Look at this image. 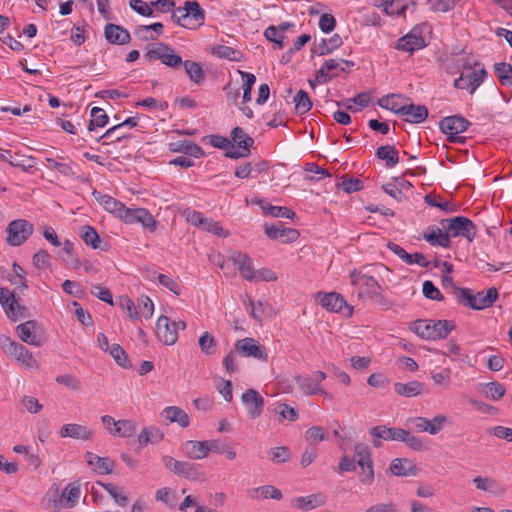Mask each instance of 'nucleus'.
I'll return each instance as SVG.
<instances>
[{
  "label": "nucleus",
  "instance_id": "16",
  "mask_svg": "<svg viewBox=\"0 0 512 512\" xmlns=\"http://www.w3.org/2000/svg\"><path fill=\"white\" fill-rule=\"evenodd\" d=\"M105 39L114 45H125L131 41L130 33L121 25L108 23L104 27Z\"/></svg>",
  "mask_w": 512,
  "mask_h": 512
},
{
  "label": "nucleus",
  "instance_id": "9",
  "mask_svg": "<svg viewBox=\"0 0 512 512\" xmlns=\"http://www.w3.org/2000/svg\"><path fill=\"white\" fill-rule=\"evenodd\" d=\"M17 336L28 345L40 347L43 345L45 338L41 329L35 320H28L16 327Z\"/></svg>",
  "mask_w": 512,
  "mask_h": 512
},
{
  "label": "nucleus",
  "instance_id": "28",
  "mask_svg": "<svg viewBox=\"0 0 512 512\" xmlns=\"http://www.w3.org/2000/svg\"><path fill=\"white\" fill-rule=\"evenodd\" d=\"M80 237L86 245L90 246L93 249H101L102 251L108 250V243L105 242L104 245H102V240L98 232L94 227L90 225H85L81 228Z\"/></svg>",
  "mask_w": 512,
  "mask_h": 512
},
{
  "label": "nucleus",
  "instance_id": "40",
  "mask_svg": "<svg viewBox=\"0 0 512 512\" xmlns=\"http://www.w3.org/2000/svg\"><path fill=\"white\" fill-rule=\"evenodd\" d=\"M454 293L459 305H463L473 310H477V296L470 288L454 287Z\"/></svg>",
  "mask_w": 512,
  "mask_h": 512
},
{
  "label": "nucleus",
  "instance_id": "32",
  "mask_svg": "<svg viewBox=\"0 0 512 512\" xmlns=\"http://www.w3.org/2000/svg\"><path fill=\"white\" fill-rule=\"evenodd\" d=\"M16 297L8 288H0V304L3 307L7 317L12 321H17L16 311L14 305L16 304Z\"/></svg>",
  "mask_w": 512,
  "mask_h": 512
},
{
  "label": "nucleus",
  "instance_id": "36",
  "mask_svg": "<svg viewBox=\"0 0 512 512\" xmlns=\"http://www.w3.org/2000/svg\"><path fill=\"white\" fill-rule=\"evenodd\" d=\"M163 414L171 423H178L181 427H188L190 419L188 414L180 407L168 406L163 410Z\"/></svg>",
  "mask_w": 512,
  "mask_h": 512
},
{
  "label": "nucleus",
  "instance_id": "35",
  "mask_svg": "<svg viewBox=\"0 0 512 512\" xmlns=\"http://www.w3.org/2000/svg\"><path fill=\"white\" fill-rule=\"evenodd\" d=\"M423 238L432 246L448 248L450 246V234L443 232L440 228H432L429 232L423 233Z\"/></svg>",
  "mask_w": 512,
  "mask_h": 512
},
{
  "label": "nucleus",
  "instance_id": "3",
  "mask_svg": "<svg viewBox=\"0 0 512 512\" xmlns=\"http://www.w3.org/2000/svg\"><path fill=\"white\" fill-rule=\"evenodd\" d=\"M144 57L148 61L160 60L162 64L173 69H178L183 64L181 56L176 54L170 45L163 42L147 45Z\"/></svg>",
  "mask_w": 512,
  "mask_h": 512
},
{
  "label": "nucleus",
  "instance_id": "53",
  "mask_svg": "<svg viewBox=\"0 0 512 512\" xmlns=\"http://www.w3.org/2000/svg\"><path fill=\"white\" fill-rule=\"evenodd\" d=\"M109 117L106 112L99 107L91 110V119L88 124V130L93 131L96 127H104L108 123Z\"/></svg>",
  "mask_w": 512,
  "mask_h": 512
},
{
  "label": "nucleus",
  "instance_id": "31",
  "mask_svg": "<svg viewBox=\"0 0 512 512\" xmlns=\"http://www.w3.org/2000/svg\"><path fill=\"white\" fill-rule=\"evenodd\" d=\"M93 196L96 200L104 207L106 211L112 214H116L121 219V214L124 213L126 206L119 200L109 196L101 194L97 191L93 192Z\"/></svg>",
  "mask_w": 512,
  "mask_h": 512
},
{
  "label": "nucleus",
  "instance_id": "43",
  "mask_svg": "<svg viewBox=\"0 0 512 512\" xmlns=\"http://www.w3.org/2000/svg\"><path fill=\"white\" fill-rule=\"evenodd\" d=\"M376 5L383 8V11L387 15L400 16L406 11L407 5L403 3V0H375Z\"/></svg>",
  "mask_w": 512,
  "mask_h": 512
},
{
  "label": "nucleus",
  "instance_id": "58",
  "mask_svg": "<svg viewBox=\"0 0 512 512\" xmlns=\"http://www.w3.org/2000/svg\"><path fill=\"white\" fill-rule=\"evenodd\" d=\"M400 442L405 443L407 447H409L410 449H412L414 451H422V450L426 449V446L424 445V443L422 442V440L419 437L411 434L410 431L405 430V429H404V435H402Z\"/></svg>",
  "mask_w": 512,
  "mask_h": 512
},
{
  "label": "nucleus",
  "instance_id": "41",
  "mask_svg": "<svg viewBox=\"0 0 512 512\" xmlns=\"http://www.w3.org/2000/svg\"><path fill=\"white\" fill-rule=\"evenodd\" d=\"M164 433L156 426L145 427L138 435V442L140 445L145 446L148 443H159L163 440Z\"/></svg>",
  "mask_w": 512,
  "mask_h": 512
},
{
  "label": "nucleus",
  "instance_id": "13",
  "mask_svg": "<svg viewBox=\"0 0 512 512\" xmlns=\"http://www.w3.org/2000/svg\"><path fill=\"white\" fill-rule=\"evenodd\" d=\"M241 401L251 419L260 417L263 412L265 401L257 390L253 388L247 389L242 394Z\"/></svg>",
  "mask_w": 512,
  "mask_h": 512
},
{
  "label": "nucleus",
  "instance_id": "1",
  "mask_svg": "<svg viewBox=\"0 0 512 512\" xmlns=\"http://www.w3.org/2000/svg\"><path fill=\"white\" fill-rule=\"evenodd\" d=\"M456 325L451 320H422L412 322L410 329L425 340L445 339Z\"/></svg>",
  "mask_w": 512,
  "mask_h": 512
},
{
  "label": "nucleus",
  "instance_id": "63",
  "mask_svg": "<svg viewBox=\"0 0 512 512\" xmlns=\"http://www.w3.org/2000/svg\"><path fill=\"white\" fill-rule=\"evenodd\" d=\"M423 295L430 300L443 301L444 296L439 289L433 284L432 281L426 280L422 287Z\"/></svg>",
  "mask_w": 512,
  "mask_h": 512
},
{
  "label": "nucleus",
  "instance_id": "46",
  "mask_svg": "<svg viewBox=\"0 0 512 512\" xmlns=\"http://www.w3.org/2000/svg\"><path fill=\"white\" fill-rule=\"evenodd\" d=\"M295 111L298 115L307 113L312 108V101L305 90H299L294 96Z\"/></svg>",
  "mask_w": 512,
  "mask_h": 512
},
{
  "label": "nucleus",
  "instance_id": "25",
  "mask_svg": "<svg viewBox=\"0 0 512 512\" xmlns=\"http://www.w3.org/2000/svg\"><path fill=\"white\" fill-rule=\"evenodd\" d=\"M369 434L373 438H382V440L385 441H401V437L404 435V429L377 425L369 429Z\"/></svg>",
  "mask_w": 512,
  "mask_h": 512
},
{
  "label": "nucleus",
  "instance_id": "30",
  "mask_svg": "<svg viewBox=\"0 0 512 512\" xmlns=\"http://www.w3.org/2000/svg\"><path fill=\"white\" fill-rule=\"evenodd\" d=\"M183 449L190 459H203L209 454L207 440H188L183 444Z\"/></svg>",
  "mask_w": 512,
  "mask_h": 512
},
{
  "label": "nucleus",
  "instance_id": "23",
  "mask_svg": "<svg viewBox=\"0 0 512 512\" xmlns=\"http://www.w3.org/2000/svg\"><path fill=\"white\" fill-rule=\"evenodd\" d=\"M412 421L419 431L428 432L432 435H435L442 429L443 424L446 421V417L438 415L432 420H429L425 417H415L412 419Z\"/></svg>",
  "mask_w": 512,
  "mask_h": 512
},
{
  "label": "nucleus",
  "instance_id": "54",
  "mask_svg": "<svg viewBox=\"0 0 512 512\" xmlns=\"http://www.w3.org/2000/svg\"><path fill=\"white\" fill-rule=\"evenodd\" d=\"M109 353L120 367L125 369L132 367L128 354L119 344H112Z\"/></svg>",
  "mask_w": 512,
  "mask_h": 512
},
{
  "label": "nucleus",
  "instance_id": "34",
  "mask_svg": "<svg viewBox=\"0 0 512 512\" xmlns=\"http://www.w3.org/2000/svg\"><path fill=\"white\" fill-rule=\"evenodd\" d=\"M255 203L260 205L262 211L265 214H268L272 217H283L293 219L296 216L293 210L283 206H274L272 204L266 203L262 199H257Z\"/></svg>",
  "mask_w": 512,
  "mask_h": 512
},
{
  "label": "nucleus",
  "instance_id": "60",
  "mask_svg": "<svg viewBox=\"0 0 512 512\" xmlns=\"http://www.w3.org/2000/svg\"><path fill=\"white\" fill-rule=\"evenodd\" d=\"M485 387H486V392H485L486 397L490 398L493 401H497L505 395L504 386L497 381L486 383Z\"/></svg>",
  "mask_w": 512,
  "mask_h": 512
},
{
  "label": "nucleus",
  "instance_id": "6",
  "mask_svg": "<svg viewBox=\"0 0 512 512\" xmlns=\"http://www.w3.org/2000/svg\"><path fill=\"white\" fill-rule=\"evenodd\" d=\"M426 24L414 26L410 32L400 37L395 43V49L413 55L416 50L425 48L427 43L423 37V30Z\"/></svg>",
  "mask_w": 512,
  "mask_h": 512
},
{
  "label": "nucleus",
  "instance_id": "57",
  "mask_svg": "<svg viewBox=\"0 0 512 512\" xmlns=\"http://www.w3.org/2000/svg\"><path fill=\"white\" fill-rule=\"evenodd\" d=\"M13 451L15 453L23 454L27 463L32 466L34 469L38 468L41 464V460L37 454L31 452L29 446L25 445H16L13 447Z\"/></svg>",
  "mask_w": 512,
  "mask_h": 512
},
{
  "label": "nucleus",
  "instance_id": "52",
  "mask_svg": "<svg viewBox=\"0 0 512 512\" xmlns=\"http://www.w3.org/2000/svg\"><path fill=\"white\" fill-rule=\"evenodd\" d=\"M245 139L246 140L239 141V145H237L238 149H234V146L232 148L227 149L226 152L224 153V156L231 159L248 157L251 153V144L248 138Z\"/></svg>",
  "mask_w": 512,
  "mask_h": 512
},
{
  "label": "nucleus",
  "instance_id": "33",
  "mask_svg": "<svg viewBox=\"0 0 512 512\" xmlns=\"http://www.w3.org/2000/svg\"><path fill=\"white\" fill-rule=\"evenodd\" d=\"M77 482H70L63 490L59 502L64 508L74 507L80 497V487L76 485Z\"/></svg>",
  "mask_w": 512,
  "mask_h": 512
},
{
  "label": "nucleus",
  "instance_id": "21",
  "mask_svg": "<svg viewBox=\"0 0 512 512\" xmlns=\"http://www.w3.org/2000/svg\"><path fill=\"white\" fill-rule=\"evenodd\" d=\"M85 459L92 470L99 475H108L113 470L114 461L109 457H100L92 452H86Z\"/></svg>",
  "mask_w": 512,
  "mask_h": 512
},
{
  "label": "nucleus",
  "instance_id": "61",
  "mask_svg": "<svg viewBox=\"0 0 512 512\" xmlns=\"http://www.w3.org/2000/svg\"><path fill=\"white\" fill-rule=\"evenodd\" d=\"M109 493V495L120 505H125L127 502V497L119 492V488L115 485L114 482H97Z\"/></svg>",
  "mask_w": 512,
  "mask_h": 512
},
{
  "label": "nucleus",
  "instance_id": "51",
  "mask_svg": "<svg viewBox=\"0 0 512 512\" xmlns=\"http://www.w3.org/2000/svg\"><path fill=\"white\" fill-rule=\"evenodd\" d=\"M198 344L201 352L204 353L205 355L211 356L215 354L217 348V341L211 333L204 332L200 336Z\"/></svg>",
  "mask_w": 512,
  "mask_h": 512
},
{
  "label": "nucleus",
  "instance_id": "37",
  "mask_svg": "<svg viewBox=\"0 0 512 512\" xmlns=\"http://www.w3.org/2000/svg\"><path fill=\"white\" fill-rule=\"evenodd\" d=\"M376 157L385 161L387 167H394L399 163V152L394 145H383L377 148Z\"/></svg>",
  "mask_w": 512,
  "mask_h": 512
},
{
  "label": "nucleus",
  "instance_id": "59",
  "mask_svg": "<svg viewBox=\"0 0 512 512\" xmlns=\"http://www.w3.org/2000/svg\"><path fill=\"white\" fill-rule=\"evenodd\" d=\"M458 0H427L429 9L433 12H448L452 10Z\"/></svg>",
  "mask_w": 512,
  "mask_h": 512
},
{
  "label": "nucleus",
  "instance_id": "49",
  "mask_svg": "<svg viewBox=\"0 0 512 512\" xmlns=\"http://www.w3.org/2000/svg\"><path fill=\"white\" fill-rule=\"evenodd\" d=\"M494 72L502 85L512 86V65L506 62L494 64Z\"/></svg>",
  "mask_w": 512,
  "mask_h": 512
},
{
  "label": "nucleus",
  "instance_id": "44",
  "mask_svg": "<svg viewBox=\"0 0 512 512\" xmlns=\"http://www.w3.org/2000/svg\"><path fill=\"white\" fill-rule=\"evenodd\" d=\"M477 296V303L479 307L477 310H483L491 307L499 297L497 288L491 287L486 291H479L475 293Z\"/></svg>",
  "mask_w": 512,
  "mask_h": 512
},
{
  "label": "nucleus",
  "instance_id": "24",
  "mask_svg": "<svg viewBox=\"0 0 512 512\" xmlns=\"http://www.w3.org/2000/svg\"><path fill=\"white\" fill-rule=\"evenodd\" d=\"M393 389L395 393L401 397L412 398L423 393L424 384L418 380H412L407 383L395 382Z\"/></svg>",
  "mask_w": 512,
  "mask_h": 512
},
{
  "label": "nucleus",
  "instance_id": "15",
  "mask_svg": "<svg viewBox=\"0 0 512 512\" xmlns=\"http://www.w3.org/2000/svg\"><path fill=\"white\" fill-rule=\"evenodd\" d=\"M156 333L158 339L165 345H173L178 339L176 327H172L170 319L165 315H161L158 318L156 323Z\"/></svg>",
  "mask_w": 512,
  "mask_h": 512
},
{
  "label": "nucleus",
  "instance_id": "56",
  "mask_svg": "<svg viewBox=\"0 0 512 512\" xmlns=\"http://www.w3.org/2000/svg\"><path fill=\"white\" fill-rule=\"evenodd\" d=\"M9 164L12 167H17L23 169L24 171H29L30 169L34 168L36 159L33 156H24L16 153V157L11 158L9 160Z\"/></svg>",
  "mask_w": 512,
  "mask_h": 512
},
{
  "label": "nucleus",
  "instance_id": "47",
  "mask_svg": "<svg viewBox=\"0 0 512 512\" xmlns=\"http://www.w3.org/2000/svg\"><path fill=\"white\" fill-rule=\"evenodd\" d=\"M137 431V424L130 419L118 420L113 434L120 437L129 438Z\"/></svg>",
  "mask_w": 512,
  "mask_h": 512
},
{
  "label": "nucleus",
  "instance_id": "20",
  "mask_svg": "<svg viewBox=\"0 0 512 512\" xmlns=\"http://www.w3.org/2000/svg\"><path fill=\"white\" fill-rule=\"evenodd\" d=\"M233 264L236 265L242 275L247 281H253L255 278V270L252 259L245 253L235 252L230 257Z\"/></svg>",
  "mask_w": 512,
  "mask_h": 512
},
{
  "label": "nucleus",
  "instance_id": "18",
  "mask_svg": "<svg viewBox=\"0 0 512 512\" xmlns=\"http://www.w3.org/2000/svg\"><path fill=\"white\" fill-rule=\"evenodd\" d=\"M419 470L408 458H395L389 466V471L396 477L418 476Z\"/></svg>",
  "mask_w": 512,
  "mask_h": 512
},
{
  "label": "nucleus",
  "instance_id": "45",
  "mask_svg": "<svg viewBox=\"0 0 512 512\" xmlns=\"http://www.w3.org/2000/svg\"><path fill=\"white\" fill-rule=\"evenodd\" d=\"M295 381L305 395L311 396L323 393V390L309 376L297 375Z\"/></svg>",
  "mask_w": 512,
  "mask_h": 512
},
{
  "label": "nucleus",
  "instance_id": "5",
  "mask_svg": "<svg viewBox=\"0 0 512 512\" xmlns=\"http://www.w3.org/2000/svg\"><path fill=\"white\" fill-rule=\"evenodd\" d=\"M34 232V225L26 219L11 221L6 228V243L12 247L22 245Z\"/></svg>",
  "mask_w": 512,
  "mask_h": 512
},
{
  "label": "nucleus",
  "instance_id": "42",
  "mask_svg": "<svg viewBox=\"0 0 512 512\" xmlns=\"http://www.w3.org/2000/svg\"><path fill=\"white\" fill-rule=\"evenodd\" d=\"M211 52L213 55L219 58L228 59L235 62H240L244 59V54L240 50L226 45H216L212 48Z\"/></svg>",
  "mask_w": 512,
  "mask_h": 512
},
{
  "label": "nucleus",
  "instance_id": "29",
  "mask_svg": "<svg viewBox=\"0 0 512 512\" xmlns=\"http://www.w3.org/2000/svg\"><path fill=\"white\" fill-rule=\"evenodd\" d=\"M404 116V121L418 124L426 120L428 109L425 105L406 104L401 117Z\"/></svg>",
  "mask_w": 512,
  "mask_h": 512
},
{
  "label": "nucleus",
  "instance_id": "39",
  "mask_svg": "<svg viewBox=\"0 0 512 512\" xmlns=\"http://www.w3.org/2000/svg\"><path fill=\"white\" fill-rule=\"evenodd\" d=\"M402 98H403L402 95H399V94L385 95L378 100V105L384 109L390 110L393 113L401 116L402 113L404 112L405 105H406V104L402 105L399 102V100Z\"/></svg>",
  "mask_w": 512,
  "mask_h": 512
},
{
  "label": "nucleus",
  "instance_id": "8",
  "mask_svg": "<svg viewBox=\"0 0 512 512\" xmlns=\"http://www.w3.org/2000/svg\"><path fill=\"white\" fill-rule=\"evenodd\" d=\"M234 349L244 357H253L263 362L268 361V354L265 346L259 344V342L253 338L246 337L237 340L234 344Z\"/></svg>",
  "mask_w": 512,
  "mask_h": 512
},
{
  "label": "nucleus",
  "instance_id": "17",
  "mask_svg": "<svg viewBox=\"0 0 512 512\" xmlns=\"http://www.w3.org/2000/svg\"><path fill=\"white\" fill-rule=\"evenodd\" d=\"M327 501L323 493H314L308 496L295 497L291 501V505L302 511H310L317 507L323 506Z\"/></svg>",
  "mask_w": 512,
  "mask_h": 512
},
{
  "label": "nucleus",
  "instance_id": "2",
  "mask_svg": "<svg viewBox=\"0 0 512 512\" xmlns=\"http://www.w3.org/2000/svg\"><path fill=\"white\" fill-rule=\"evenodd\" d=\"M353 458L344 456L339 462L340 471H353L356 469V465L361 468V474L368 480H373V460L371 457L370 448L363 443L355 445Z\"/></svg>",
  "mask_w": 512,
  "mask_h": 512
},
{
  "label": "nucleus",
  "instance_id": "4",
  "mask_svg": "<svg viewBox=\"0 0 512 512\" xmlns=\"http://www.w3.org/2000/svg\"><path fill=\"white\" fill-rule=\"evenodd\" d=\"M441 224L446 228L450 237H464L472 242L477 233L476 225L465 216H455L450 219H443Z\"/></svg>",
  "mask_w": 512,
  "mask_h": 512
},
{
  "label": "nucleus",
  "instance_id": "38",
  "mask_svg": "<svg viewBox=\"0 0 512 512\" xmlns=\"http://www.w3.org/2000/svg\"><path fill=\"white\" fill-rule=\"evenodd\" d=\"M182 65L184 66L185 72L190 81L197 85L203 84L206 80V74L200 63L192 60H185Z\"/></svg>",
  "mask_w": 512,
  "mask_h": 512
},
{
  "label": "nucleus",
  "instance_id": "12",
  "mask_svg": "<svg viewBox=\"0 0 512 512\" xmlns=\"http://www.w3.org/2000/svg\"><path fill=\"white\" fill-rule=\"evenodd\" d=\"M351 284L353 286H359L361 290L358 296L361 297L363 292L368 297L375 295V293L382 291L380 284L374 279V277L363 274L361 271L354 269L350 272Z\"/></svg>",
  "mask_w": 512,
  "mask_h": 512
},
{
  "label": "nucleus",
  "instance_id": "26",
  "mask_svg": "<svg viewBox=\"0 0 512 512\" xmlns=\"http://www.w3.org/2000/svg\"><path fill=\"white\" fill-rule=\"evenodd\" d=\"M163 463L170 471L179 477L190 478L193 476V464L187 461H178L171 456H164Z\"/></svg>",
  "mask_w": 512,
  "mask_h": 512
},
{
  "label": "nucleus",
  "instance_id": "7",
  "mask_svg": "<svg viewBox=\"0 0 512 512\" xmlns=\"http://www.w3.org/2000/svg\"><path fill=\"white\" fill-rule=\"evenodd\" d=\"M470 124L471 123L465 117L461 115H452L441 119L439 122V128L444 134L448 135V140L450 142L463 143L464 138L458 137L457 135L466 131Z\"/></svg>",
  "mask_w": 512,
  "mask_h": 512
},
{
  "label": "nucleus",
  "instance_id": "11",
  "mask_svg": "<svg viewBox=\"0 0 512 512\" xmlns=\"http://www.w3.org/2000/svg\"><path fill=\"white\" fill-rule=\"evenodd\" d=\"M121 214V220L125 223H141L144 228L149 229L153 232L156 229L157 222L153 218L152 214L145 208L131 209L126 207Z\"/></svg>",
  "mask_w": 512,
  "mask_h": 512
},
{
  "label": "nucleus",
  "instance_id": "55",
  "mask_svg": "<svg viewBox=\"0 0 512 512\" xmlns=\"http://www.w3.org/2000/svg\"><path fill=\"white\" fill-rule=\"evenodd\" d=\"M253 498H263V499H276L279 500L282 497V493L279 489L275 488L272 485H265L259 487L253 491L251 495Z\"/></svg>",
  "mask_w": 512,
  "mask_h": 512
},
{
  "label": "nucleus",
  "instance_id": "22",
  "mask_svg": "<svg viewBox=\"0 0 512 512\" xmlns=\"http://www.w3.org/2000/svg\"><path fill=\"white\" fill-rule=\"evenodd\" d=\"M183 15L186 23H194V28L204 24L205 11L196 0L185 1V13Z\"/></svg>",
  "mask_w": 512,
  "mask_h": 512
},
{
  "label": "nucleus",
  "instance_id": "14",
  "mask_svg": "<svg viewBox=\"0 0 512 512\" xmlns=\"http://www.w3.org/2000/svg\"><path fill=\"white\" fill-rule=\"evenodd\" d=\"M266 236L271 240H281L282 243H292L299 238V231L294 228H285L282 223L279 225H264Z\"/></svg>",
  "mask_w": 512,
  "mask_h": 512
},
{
  "label": "nucleus",
  "instance_id": "62",
  "mask_svg": "<svg viewBox=\"0 0 512 512\" xmlns=\"http://www.w3.org/2000/svg\"><path fill=\"white\" fill-rule=\"evenodd\" d=\"M268 455L274 463H283L290 459V451L286 446L271 448Z\"/></svg>",
  "mask_w": 512,
  "mask_h": 512
},
{
  "label": "nucleus",
  "instance_id": "27",
  "mask_svg": "<svg viewBox=\"0 0 512 512\" xmlns=\"http://www.w3.org/2000/svg\"><path fill=\"white\" fill-rule=\"evenodd\" d=\"M59 434L62 438L70 437L82 440H90L93 437V432L80 424H65L61 427Z\"/></svg>",
  "mask_w": 512,
  "mask_h": 512
},
{
  "label": "nucleus",
  "instance_id": "64",
  "mask_svg": "<svg viewBox=\"0 0 512 512\" xmlns=\"http://www.w3.org/2000/svg\"><path fill=\"white\" fill-rule=\"evenodd\" d=\"M155 498L156 500L162 501L170 507H174L179 497L170 488H162L157 491Z\"/></svg>",
  "mask_w": 512,
  "mask_h": 512
},
{
  "label": "nucleus",
  "instance_id": "10",
  "mask_svg": "<svg viewBox=\"0 0 512 512\" xmlns=\"http://www.w3.org/2000/svg\"><path fill=\"white\" fill-rule=\"evenodd\" d=\"M318 303L330 312H340L343 308L347 309L346 316L351 317L353 314V307L348 305L344 297L337 292H318L316 294Z\"/></svg>",
  "mask_w": 512,
  "mask_h": 512
},
{
  "label": "nucleus",
  "instance_id": "50",
  "mask_svg": "<svg viewBox=\"0 0 512 512\" xmlns=\"http://www.w3.org/2000/svg\"><path fill=\"white\" fill-rule=\"evenodd\" d=\"M337 187L342 189L345 193L350 194L361 191L364 188V183L359 178L343 175L341 177V182L337 184Z\"/></svg>",
  "mask_w": 512,
  "mask_h": 512
},
{
  "label": "nucleus",
  "instance_id": "48",
  "mask_svg": "<svg viewBox=\"0 0 512 512\" xmlns=\"http://www.w3.org/2000/svg\"><path fill=\"white\" fill-rule=\"evenodd\" d=\"M10 355L14 356L17 359V361L21 362L27 367H33L36 365V360L34 359L32 354L24 345L20 343L16 344Z\"/></svg>",
  "mask_w": 512,
  "mask_h": 512
},
{
  "label": "nucleus",
  "instance_id": "19",
  "mask_svg": "<svg viewBox=\"0 0 512 512\" xmlns=\"http://www.w3.org/2000/svg\"><path fill=\"white\" fill-rule=\"evenodd\" d=\"M168 149L171 152L182 153L197 159L205 156L203 149L199 145L186 139L170 142Z\"/></svg>",
  "mask_w": 512,
  "mask_h": 512
}]
</instances>
